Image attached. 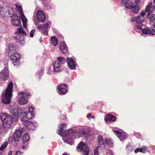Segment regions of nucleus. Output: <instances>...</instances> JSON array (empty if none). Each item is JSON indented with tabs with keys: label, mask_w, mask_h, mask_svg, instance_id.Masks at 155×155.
I'll list each match as a JSON object with an SVG mask.
<instances>
[{
	"label": "nucleus",
	"mask_w": 155,
	"mask_h": 155,
	"mask_svg": "<svg viewBox=\"0 0 155 155\" xmlns=\"http://www.w3.org/2000/svg\"><path fill=\"white\" fill-rule=\"evenodd\" d=\"M13 90V83L10 81L8 84L7 88L4 93H3L2 96V101L5 104H9L12 97V92Z\"/></svg>",
	"instance_id": "f257e3e1"
},
{
	"label": "nucleus",
	"mask_w": 155,
	"mask_h": 155,
	"mask_svg": "<svg viewBox=\"0 0 155 155\" xmlns=\"http://www.w3.org/2000/svg\"><path fill=\"white\" fill-rule=\"evenodd\" d=\"M31 108H30L29 111L26 112L24 108L21 107L20 109L19 117L21 118H24L25 116L28 119H30L35 117L34 114V109L31 107Z\"/></svg>",
	"instance_id": "f03ea898"
},
{
	"label": "nucleus",
	"mask_w": 155,
	"mask_h": 155,
	"mask_svg": "<svg viewBox=\"0 0 155 155\" xmlns=\"http://www.w3.org/2000/svg\"><path fill=\"white\" fill-rule=\"evenodd\" d=\"M17 35L14 37V38L15 39L17 42L19 43L21 45V44L23 45L22 42L25 41V38L24 36L22 35H26V33L22 28L21 26L20 27L18 28L17 30L15 31Z\"/></svg>",
	"instance_id": "7ed1b4c3"
},
{
	"label": "nucleus",
	"mask_w": 155,
	"mask_h": 155,
	"mask_svg": "<svg viewBox=\"0 0 155 155\" xmlns=\"http://www.w3.org/2000/svg\"><path fill=\"white\" fill-rule=\"evenodd\" d=\"M0 117L4 126L6 128H9L13 120V117L10 115H7L6 114L1 115Z\"/></svg>",
	"instance_id": "20e7f679"
},
{
	"label": "nucleus",
	"mask_w": 155,
	"mask_h": 155,
	"mask_svg": "<svg viewBox=\"0 0 155 155\" xmlns=\"http://www.w3.org/2000/svg\"><path fill=\"white\" fill-rule=\"evenodd\" d=\"M30 93L28 92L24 93L20 92L19 93L18 95V103L21 104H26L28 101V96H30Z\"/></svg>",
	"instance_id": "39448f33"
},
{
	"label": "nucleus",
	"mask_w": 155,
	"mask_h": 155,
	"mask_svg": "<svg viewBox=\"0 0 155 155\" xmlns=\"http://www.w3.org/2000/svg\"><path fill=\"white\" fill-rule=\"evenodd\" d=\"M77 150L80 151L84 155H87L89 149L87 145L83 142H81L77 147Z\"/></svg>",
	"instance_id": "423d86ee"
},
{
	"label": "nucleus",
	"mask_w": 155,
	"mask_h": 155,
	"mask_svg": "<svg viewBox=\"0 0 155 155\" xmlns=\"http://www.w3.org/2000/svg\"><path fill=\"white\" fill-rule=\"evenodd\" d=\"M22 123L25 125L26 128L29 130H34L37 125V124L36 122H33L28 120H22Z\"/></svg>",
	"instance_id": "0eeeda50"
},
{
	"label": "nucleus",
	"mask_w": 155,
	"mask_h": 155,
	"mask_svg": "<svg viewBox=\"0 0 155 155\" xmlns=\"http://www.w3.org/2000/svg\"><path fill=\"white\" fill-rule=\"evenodd\" d=\"M16 10L20 13L21 15V20L22 21L23 26L24 28H26V24L27 20L24 14L21 6L18 5V4H15Z\"/></svg>",
	"instance_id": "6e6552de"
},
{
	"label": "nucleus",
	"mask_w": 155,
	"mask_h": 155,
	"mask_svg": "<svg viewBox=\"0 0 155 155\" xmlns=\"http://www.w3.org/2000/svg\"><path fill=\"white\" fill-rule=\"evenodd\" d=\"M9 111L11 114L16 119L19 117L20 110L18 107L15 105L11 106L9 108Z\"/></svg>",
	"instance_id": "1a4fd4ad"
},
{
	"label": "nucleus",
	"mask_w": 155,
	"mask_h": 155,
	"mask_svg": "<svg viewBox=\"0 0 155 155\" xmlns=\"http://www.w3.org/2000/svg\"><path fill=\"white\" fill-rule=\"evenodd\" d=\"M20 57V54L17 53H14L10 57V59L12 62L15 66H18L20 63L19 60Z\"/></svg>",
	"instance_id": "9d476101"
},
{
	"label": "nucleus",
	"mask_w": 155,
	"mask_h": 155,
	"mask_svg": "<svg viewBox=\"0 0 155 155\" xmlns=\"http://www.w3.org/2000/svg\"><path fill=\"white\" fill-rule=\"evenodd\" d=\"M24 131V129L21 127L15 130L14 134L13 137L14 141H19Z\"/></svg>",
	"instance_id": "9b49d317"
},
{
	"label": "nucleus",
	"mask_w": 155,
	"mask_h": 155,
	"mask_svg": "<svg viewBox=\"0 0 155 155\" xmlns=\"http://www.w3.org/2000/svg\"><path fill=\"white\" fill-rule=\"evenodd\" d=\"M59 93L61 94H66L69 89L68 87L66 84H62L59 85L58 87Z\"/></svg>",
	"instance_id": "f8f14e48"
},
{
	"label": "nucleus",
	"mask_w": 155,
	"mask_h": 155,
	"mask_svg": "<svg viewBox=\"0 0 155 155\" xmlns=\"http://www.w3.org/2000/svg\"><path fill=\"white\" fill-rule=\"evenodd\" d=\"M140 18V17L139 16H137L135 19L136 22L138 24V25L136 26V28L142 30V29L145 28L146 25H145L142 24L143 21V19H141Z\"/></svg>",
	"instance_id": "ddd939ff"
},
{
	"label": "nucleus",
	"mask_w": 155,
	"mask_h": 155,
	"mask_svg": "<svg viewBox=\"0 0 155 155\" xmlns=\"http://www.w3.org/2000/svg\"><path fill=\"white\" fill-rule=\"evenodd\" d=\"M8 71L7 68H5L0 73V78L3 80H7L8 78Z\"/></svg>",
	"instance_id": "4468645a"
},
{
	"label": "nucleus",
	"mask_w": 155,
	"mask_h": 155,
	"mask_svg": "<svg viewBox=\"0 0 155 155\" xmlns=\"http://www.w3.org/2000/svg\"><path fill=\"white\" fill-rule=\"evenodd\" d=\"M66 61L68 64L69 68L71 69H75L76 65L75 61L71 58L68 57L66 59Z\"/></svg>",
	"instance_id": "2eb2a0df"
},
{
	"label": "nucleus",
	"mask_w": 155,
	"mask_h": 155,
	"mask_svg": "<svg viewBox=\"0 0 155 155\" xmlns=\"http://www.w3.org/2000/svg\"><path fill=\"white\" fill-rule=\"evenodd\" d=\"M49 25V24L48 22H46L44 25H39V30H42V34L44 35H48V31L47 28L48 26Z\"/></svg>",
	"instance_id": "dca6fc26"
},
{
	"label": "nucleus",
	"mask_w": 155,
	"mask_h": 155,
	"mask_svg": "<svg viewBox=\"0 0 155 155\" xmlns=\"http://www.w3.org/2000/svg\"><path fill=\"white\" fill-rule=\"evenodd\" d=\"M33 21L35 24L38 25L37 27L38 29H39V25H38L39 23V10L37 8H36L34 13Z\"/></svg>",
	"instance_id": "f3484780"
},
{
	"label": "nucleus",
	"mask_w": 155,
	"mask_h": 155,
	"mask_svg": "<svg viewBox=\"0 0 155 155\" xmlns=\"http://www.w3.org/2000/svg\"><path fill=\"white\" fill-rule=\"evenodd\" d=\"M59 49L63 53L65 54L68 53V47L65 42L64 41H61L60 42L59 46Z\"/></svg>",
	"instance_id": "a211bd4d"
},
{
	"label": "nucleus",
	"mask_w": 155,
	"mask_h": 155,
	"mask_svg": "<svg viewBox=\"0 0 155 155\" xmlns=\"http://www.w3.org/2000/svg\"><path fill=\"white\" fill-rule=\"evenodd\" d=\"M15 18L12 19L11 21L12 24L15 26H19L21 24V21L20 17L18 16L15 17Z\"/></svg>",
	"instance_id": "6ab92c4d"
},
{
	"label": "nucleus",
	"mask_w": 155,
	"mask_h": 155,
	"mask_svg": "<svg viewBox=\"0 0 155 155\" xmlns=\"http://www.w3.org/2000/svg\"><path fill=\"white\" fill-rule=\"evenodd\" d=\"M105 120L107 122H115L116 120V117L112 114H108L105 118Z\"/></svg>",
	"instance_id": "aec40b11"
},
{
	"label": "nucleus",
	"mask_w": 155,
	"mask_h": 155,
	"mask_svg": "<svg viewBox=\"0 0 155 155\" xmlns=\"http://www.w3.org/2000/svg\"><path fill=\"white\" fill-rule=\"evenodd\" d=\"M152 3L150 2L147 5L146 8L145 12H148L147 17L148 18L150 16V14L153 11V10L152 11L153 8H152Z\"/></svg>",
	"instance_id": "412c9836"
},
{
	"label": "nucleus",
	"mask_w": 155,
	"mask_h": 155,
	"mask_svg": "<svg viewBox=\"0 0 155 155\" xmlns=\"http://www.w3.org/2000/svg\"><path fill=\"white\" fill-rule=\"evenodd\" d=\"M66 126V124H65L60 125L59 126V129L57 131V133L60 135H62L63 134V131L65 130Z\"/></svg>",
	"instance_id": "4be33fe9"
},
{
	"label": "nucleus",
	"mask_w": 155,
	"mask_h": 155,
	"mask_svg": "<svg viewBox=\"0 0 155 155\" xmlns=\"http://www.w3.org/2000/svg\"><path fill=\"white\" fill-rule=\"evenodd\" d=\"M46 20V15L43 10H39V21L43 22Z\"/></svg>",
	"instance_id": "5701e85b"
},
{
	"label": "nucleus",
	"mask_w": 155,
	"mask_h": 155,
	"mask_svg": "<svg viewBox=\"0 0 155 155\" xmlns=\"http://www.w3.org/2000/svg\"><path fill=\"white\" fill-rule=\"evenodd\" d=\"M53 67L55 72H59L61 71L60 64L58 61H54L53 63Z\"/></svg>",
	"instance_id": "b1692460"
},
{
	"label": "nucleus",
	"mask_w": 155,
	"mask_h": 155,
	"mask_svg": "<svg viewBox=\"0 0 155 155\" xmlns=\"http://www.w3.org/2000/svg\"><path fill=\"white\" fill-rule=\"evenodd\" d=\"M129 0H122L121 2L122 4H124V7L126 8L131 9L133 5V3L131 2H128Z\"/></svg>",
	"instance_id": "393cba45"
},
{
	"label": "nucleus",
	"mask_w": 155,
	"mask_h": 155,
	"mask_svg": "<svg viewBox=\"0 0 155 155\" xmlns=\"http://www.w3.org/2000/svg\"><path fill=\"white\" fill-rule=\"evenodd\" d=\"M114 133L117 135L118 137L121 140H123L126 138V136L123 133H121L119 130H114Z\"/></svg>",
	"instance_id": "a878e982"
},
{
	"label": "nucleus",
	"mask_w": 155,
	"mask_h": 155,
	"mask_svg": "<svg viewBox=\"0 0 155 155\" xmlns=\"http://www.w3.org/2000/svg\"><path fill=\"white\" fill-rule=\"evenodd\" d=\"M147 150V147H143V148H136L134 150V152L137 153L138 152H142L144 153L146 152Z\"/></svg>",
	"instance_id": "bb28decb"
},
{
	"label": "nucleus",
	"mask_w": 155,
	"mask_h": 155,
	"mask_svg": "<svg viewBox=\"0 0 155 155\" xmlns=\"http://www.w3.org/2000/svg\"><path fill=\"white\" fill-rule=\"evenodd\" d=\"M51 44L54 46H57L58 43V40L55 36H52L51 38Z\"/></svg>",
	"instance_id": "cd10ccee"
},
{
	"label": "nucleus",
	"mask_w": 155,
	"mask_h": 155,
	"mask_svg": "<svg viewBox=\"0 0 155 155\" xmlns=\"http://www.w3.org/2000/svg\"><path fill=\"white\" fill-rule=\"evenodd\" d=\"M22 140L24 144L28 141L30 140V137L27 133L23 135Z\"/></svg>",
	"instance_id": "c85d7f7f"
},
{
	"label": "nucleus",
	"mask_w": 155,
	"mask_h": 155,
	"mask_svg": "<svg viewBox=\"0 0 155 155\" xmlns=\"http://www.w3.org/2000/svg\"><path fill=\"white\" fill-rule=\"evenodd\" d=\"M88 129H84L82 130V131H81V135H82L84 137H86L88 134Z\"/></svg>",
	"instance_id": "c756f323"
},
{
	"label": "nucleus",
	"mask_w": 155,
	"mask_h": 155,
	"mask_svg": "<svg viewBox=\"0 0 155 155\" xmlns=\"http://www.w3.org/2000/svg\"><path fill=\"white\" fill-rule=\"evenodd\" d=\"M131 9L132 12L135 13H138L139 10L138 6L136 5H132Z\"/></svg>",
	"instance_id": "7c9ffc66"
},
{
	"label": "nucleus",
	"mask_w": 155,
	"mask_h": 155,
	"mask_svg": "<svg viewBox=\"0 0 155 155\" xmlns=\"http://www.w3.org/2000/svg\"><path fill=\"white\" fill-rule=\"evenodd\" d=\"M97 141L98 144L100 145H102L104 144L103 137L102 136L100 135L98 136L97 137Z\"/></svg>",
	"instance_id": "2f4dec72"
},
{
	"label": "nucleus",
	"mask_w": 155,
	"mask_h": 155,
	"mask_svg": "<svg viewBox=\"0 0 155 155\" xmlns=\"http://www.w3.org/2000/svg\"><path fill=\"white\" fill-rule=\"evenodd\" d=\"M63 140L65 142L71 145L72 144L73 141L71 139H69L68 137H65L63 138Z\"/></svg>",
	"instance_id": "473e14b6"
},
{
	"label": "nucleus",
	"mask_w": 155,
	"mask_h": 155,
	"mask_svg": "<svg viewBox=\"0 0 155 155\" xmlns=\"http://www.w3.org/2000/svg\"><path fill=\"white\" fill-rule=\"evenodd\" d=\"M57 59L58 62L62 64H64L65 62L66 59L64 57H58V58Z\"/></svg>",
	"instance_id": "72a5a7b5"
},
{
	"label": "nucleus",
	"mask_w": 155,
	"mask_h": 155,
	"mask_svg": "<svg viewBox=\"0 0 155 155\" xmlns=\"http://www.w3.org/2000/svg\"><path fill=\"white\" fill-rule=\"evenodd\" d=\"M105 142L106 144H108L110 146L112 145L113 143L112 140L107 138L105 139Z\"/></svg>",
	"instance_id": "f704fd0d"
},
{
	"label": "nucleus",
	"mask_w": 155,
	"mask_h": 155,
	"mask_svg": "<svg viewBox=\"0 0 155 155\" xmlns=\"http://www.w3.org/2000/svg\"><path fill=\"white\" fill-rule=\"evenodd\" d=\"M8 50H9L8 52L11 53L12 52H14L15 50V48L12 45H10L8 46Z\"/></svg>",
	"instance_id": "c9c22d12"
},
{
	"label": "nucleus",
	"mask_w": 155,
	"mask_h": 155,
	"mask_svg": "<svg viewBox=\"0 0 155 155\" xmlns=\"http://www.w3.org/2000/svg\"><path fill=\"white\" fill-rule=\"evenodd\" d=\"M8 144V142L7 141H5L1 145L0 147V151L4 149L7 146Z\"/></svg>",
	"instance_id": "e433bc0d"
},
{
	"label": "nucleus",
	"mask_w": 155,
	"mask_h": 155,
	"mask_svg": "<svg viewBox=\"0 0 155 155\" xmlns=\"http://www.w3.org/2000/svg\"><path fill=\"white\" fill-rule=\"evenodd\" d=\"M42 2L43 3V6L45 7H47L48 5V0H42Z\"/></svg>",
	"instance_id": "4c0bfd02"
},
{
	"label": "nucleus",
	"mask_w": 155,
	"mask_h": 155,
	"mask_svg": "<svg viewBox=\"0 0 155 155\" xmlns=\"http://www.w3.org/2000/svg\"><path fill=\"white\" fill-rule=\"evenodd\" d=\"M141 31H142L143 34H147L149 33V29L146 28V27L145 28L142 29Z\"/></svg>",
	"instance_id": "58836bf2"
},
{
	"label": "nucleus",
	"mask_w": 155,
	"mask_h": 155,
	"mask_svg": "<svg viewBox=\"0 0 155 155\" xmlns=\"http://www.w3.org/2000/svg\"><path fill=\"white\" fill-rule=\"evenodd\" d=\"M155 20V15L152 14L150 17L149 21L150 22H153Z\"/></svg>",
	"instance_id": "ea45409f"
},
{
	"label": "nucleus",
	"mask_w": 155,
	"mask_h": 155,
	"mask_svg": "<svg viewBox=\"0 0 155 155\" xmlns=\"http://www.w3.org/2000/svg\"><path fill=\"white\" fill-rule=\"evenodd\" d=\"M149 34L150 35H155V29H149Z\"/></svg>",
	"instance_id": "a19ab883"
},
{
	"label": "nucleus",
	"mask_w": 155,
	"mask_h": 155,
	"mask_svg": "<svg viewBox=\"0 0 155 155\" xmlns=\"http://www.w3.org/2000/svg\"><path fill=\"white\" fill-rule=\"evenodd\" d=\"M132 149L133 147L131 146H130L129 144L127 145L126 150L127 152H130L132 150Z\"/></svg>",
	"instance_id": "79ce46f5"
},
{
	"label": "nucleus",
	"mask_w": 155,
	"mask_h": 155,
	"mask_svg": "<svg viewBox=\"0 0 155 155\" xmlns=\"http://www.w3.org/2000/svg\"><path fill=\"white\" fill-rule=\"evenodd\" d=\"M63 134L65 135V137H67L69 134V131L68 130H65L64 132L63 131Z\"/></svg>",
	"instance_id": "37998d69"
},
{
	"label": "nucleus",
	"mask_w": 155,
	"mask_h": 155,
	"mask_svg": "<svg viewBox=\"0 0 155 155\" xmlns=\"http://www.w3.org/2000/svg\"><path fill=\"white\" fill-rule=\"evenodd\" d=\"M35 31V29H33L31 31L30 34V36L31 37H33Z\"/></svg>",
	"instance_id": "c03bdc74"
},
{
	"label": "nucleus",
	"mask_w": 155,
	"mask_h": 155,
	"mask_svg": "<svg viewBox=\"0 0 155 155\" xmlns=\"http://www.w3.org/2000/svg\"><path fill=\"white\" fill-rule=\"evenodd\" d=\"M45 67H41L40 68V71H39V74H41V75H42V73L44 72V71Z\"/></svg>",
	"instance_id": "a18cd8bd"
},
{
	"label": "nucleus",
	"mask_w": 155,
	"mask_h": 155,
	"mask_svg": "<svg viewBox=\"0 0 155 155\" xmlns=\"http://www.w3.org/2000/svg\"><path fill=\"white\" fill-rule=\"evenodd\" d=\"M99 147L98 146L95 149V151L94 152V155H98V151L97 148Z\"/></svg>",
	"instance_id": "49530a36"
},
{
	"label": "nucleus",
	"mask_w": 155,
	"mask_h": 155,
	"mask_svg": "<svg viewBox=\"0 0 155 155\" xmlns=\"http://www.w3.org/2000/svg\"><path fill=\"white\" fill-rule=\"evenodd\" d=\"M23 154V153L20 151H17L16 153V155H22Z\"/></svg>",
	"instance_id": "de8ad7c7"
},
{
	"label": "nucleus",
	"mask_w": 155,
	"mask_h": 155,
	"mask_svg": "<svg viewBox=\"0 0 155 155\" xmlns=\"http://www.w3.org/2000/svg\"><path fill=\"white\" fill-rule=\"evenodd\" d=\"M8 141L9 143H11L12 142V137H9L8 139Z\"/></svg>",
	"instance_id": "09e8293b"
},
{
	"label": "nucleus",
	"mask_w": 155,
	"mask_h": 155,
	"mask_svg": "<svg viewBox=\"0 0 155 155\" xmlns=\"http://www.w3.org/2000/svg\"><path fill=\"white\" fill-rule=\"evenodd\" d=\"M140 2V1L137 0H135L134 3L136 5H138Z\"/></svg>",
	"instance_id": "8fccbe9b"
},
{
	"label": "nucleus",
	"mask_w": 155,
	"mask_h": 155,
	"mask_svg": "<svg viewBox=\"0 0 155 155\" xmlns=\"http://www.w3.org/2000/svg\"><path fill=\"white\" fill-rule=\"evenodd\" d=\"M80 132H77L76 134H77V135L78 136V137H76V138L79 137L81 136V135L79 134Z\"/></svg>",
	"instance_id": "3c124183"
},
{
	"label": "nucleus",
	"mask_w": 155,
	"mask_h": 155,
	"mask_svg": "<svg viewBox=\"0 0 155 155\" xmlns=\"http://www.w3.org/2000/svg\"><path fill=\"white\" fill-rule=\"evenodd\" d=\"M28 147V146L27 145L22 146V148L24 149H26Z\"/></svg>",
	"instance_id": "603ef678"
},
{
	"label": "nucleus",
	"mask_w": 155,
	"mask_h": 155,
	"mask_svg": "<svg viewBox=\"0 0 155 155\" xmlns=\"http://www.w3.org/2000/svg\"><path fill=\"white\" fill-rule=\"evenodd\" d=\"M135 18H132L130 20V21L131 22H133L135 20Z\"/></svg>",
	"instance_id": "864d4df0"
},
{
	"label": "nucleus",
	"mask_w": 155,
	"mask_h": 155,
	"mask_svg": "<svg viewBox=\"0 0 155 155\" xmlns=\"http://www.w3.org/2000/svg\"><path fill=\"white\" fill-rule=\"evenodd\" d=\"M140 15L141 16L143 17L145 15V13L144 12H142V13H141Z\"/></svg>",
	"instance_id": "5fc2aeb1"
},
{
	"label": "nucleus",
	"mask_w": 155,
	"mask_h": 155,
	"mask_svg": "<svg viewBox=\"0 0 155 155\" xmlns=\"http://www.w3.org/2000/svg\"><path fill=\"white\" fill-rule=\"evenodd\" d=\"M91 114H89L87 115V118H89L91 117Z\"/></svg>",
	"instance_id": "6e6d98bb"
},
{
	"label": "nucleus",
	"mask_w": 155,
	"mask_h": 155,
	"mask_svg": "<svg viewBox=\"0 0 155 155\" xmlns=\"http://www.w3.org/2000/svg\"><path fill=\"white\" fill-rule=\"evenodd\" d=\"M8 155H12V151H10L8 152Z\"/></svg>",
	"instance_id": "4d7b16f0"
},
{
	"label": "nucleus",
	"mask_w": 155,
	"mask_h": 155,
	"mask_svg": "<svg viewBox=\"0 0 155 155\" xmlns=\"http://www.w3.org/2000/svg\"><path fill=\"white\" fill-rule=\"evenodd\" d=\"M2 7L0 6V13H1V12H2Z\"/></svg>",
	"instance_id": "13d9d810"
},
{
	"label": "nucleus",
	"mask_w": 155,
	"mask_h": 155,
	"mask_svg": "<svg viewBox=\"0 0 155 155\" xmlns=\"http://www.w3.org/2000/svg\"><path fill=\"white\" fill-rule=\"evenodd\" d=\"M62 155H68L66 153H64Z\"/></svg>",
	"instance_id": "bf43d9fd"
},
{
	"label": "nucleus",
	"mask_w": 155,
	"mask_h": 155,
	"mask_svg": "<svg viewBox=\"0 0 155 155\" xmlns=\"http://www.w3.org/2000/svg\"><path fill=\"white\" fill-rule=\"evenodd\" d=\"M91 117L93 118H94V116H91Z\"/></svg>",
	"instance_id": "052dcab7"
},
{
	"label": "nucleus",
	"mask_w": 155,
	"mask_h": 155,
	"mask_svg": "<svg viewBox=\"0 0 155 155\" xmlns=\"http://www.w3.org/2000/svg\"><path fill=\"white\" fill-rule=\"evenodd\" d=\"M153 26L155 28V22L153 23Z\"/></svg>",
	"instance_id": "680f3d73"
},
{
	"label": "nucleus",
	"mask_w": 155,
	"mask_h": 155,
	"mask_svg": "<svg viewBox=\"0 0 155 155\" xmlns=\"http://www.w3.org/2000/svg\"><path fill=\"white\" fill-rule=\"evenodd\" d=\"M40 39H41V40H40V42H42V40L41 39V38H40Z\"/></svg>",
	"instance_id": "e2e57ef3"
},
{
	"label": "nucleus",
	"mask_w": 155,
	"mask_h": 155,
	"mask_svg": "<svg viewBox=\"0 0 155 155\" xmlns=\"http://www.w3.org/2000/svg\"><path fill=\"white\" fill-rule=\"evenodd\" d=\"M153 2L154 3H155V0H154Z\"/></svg>",
	"instance_id": "0e129e2a"
}]
</instances>
